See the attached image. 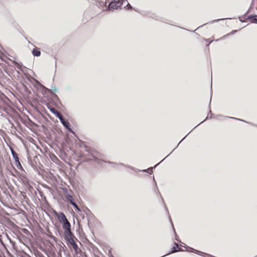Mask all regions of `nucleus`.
<instances>
[{"label":"nucleus","mask_w":257,"mask_h":257,"mask_svg":"<svg viewBox=\"0 0 257 257\" xmlns=\"http://www.w3.org/2000/svg\"><path fill=\"white\" fill-rule=\"evenodd\" d=\"M122 0H115L111 2L108 6V11H113L114 10L117 9V8H119L122 5Z\"/></svg>","instance_id":"obj_1"},{"label":"nucleus","mask_w":257,"mask_h":257,"mask_svg":"<svg viewBox=\"0 0 257 257\" xmlns=\"http://www.w3.org/2000/svg\"><path fill=\"white\" fill-rule=\"evenodd\" d=\"M54 214L58 218L59 221L61 223H63V222H64L65 221V220H67L65 215L63 213H62V212L58 213V212L55 211Z\"/></svg>","instance_id":"obj_2"},{"label":"nucleus","mask_w":257,"mask_h":257,"mask_svg":"<svg viewBox=\"0 0 257 257\" xmlns=\"http://www.w3.org/2000/svg\"><path fill=\"white\" fill-rule=\"evenodd\" d=\"M60 120L63 125L66 127L70 132H72V131L70 128V124L67 121H66L62 116L59 118Z\"/></svg>","instance_id":"obj_3"},{"label":"nucleus","mask_w":257,"mask_h":257,"mask_svg":"<svg viewBox=\"0 0 257 257\" xmlns=\"http://www.w3.org/2000/svg\"><path fill=\"white\" fill-rule=\"evenodd\" d=\"M62 224L64 230L70 229L71 225L68 220H65V221Z\"/></svg>","instance_id":"obj_4"},{"label":"nucleus","mask_w":257,"mask_h":257,"mask_svg":"<svg viewBox=\"0 0 257 257\" xmlns=\"http://www.w3.org/2000/svg\"><path fill=\"white\" fill-rule=\"evenodd\" d=\"M32 54L35 56H40L41 55V52L39 49L37 48H35L34 50L32 51Z\"/></svg>","instance_id":"obj_5"},{"label":"nucleus","mask_w":257,"mask_h":257,"mask_svg":"<svg viewBox=\"0 0 257 257\" xmlns=\"http://www.w3.org/2000/svg\"><path fill=\"white\" fill-rule=\"evenodd\" d=\"M50 110L51 112H52L54 115H55L56 116H57L59 118L62 116L61 115V114L55 108H50Z\"/></svg>","instance_id":"obj_6"},{"label":"nucleus","mask_w":257,"mask_h":257,"mask_svg":"<svg viewBox=\"0 0 257 257\" xmlns=\"http://www.w3.org/2000/svg\"><path fill=\"white\" fill-rule=\"evenodd\" d=\"M69 241H70V244L72 245V247L73 248V249L75 250V251H77L78 247L77 245L76 244V243L74 241V240L73 239L71 238L69 240Z\"/></svg>","instance_id":"obj_7"},{"label":"nucleus","mask_w":257,"mask_h":257,"mask_svg":"<svg viewBox=\"0 0 257 257\" xmlns=\"http://www.w3.org/2000/svg\"><path fill=\"white\" fill-rule=\"evenodd\" d=\"M65 230L64 233H65V236L68 238H71V235L72 234V232L71 231V229H66V230Z\"/></svg>","instance_id":"obj_8"},{"label":"nucleus","mask_w":257,"mask_h":257,"mask_svg":"<svg viewBox=\"0 0 257 257\" xmlns=\"http://www.w3.org/2000/svg\"><path fill=\"white\" fill-rule=\"evenodd\" d=\"M70 203L78 211H80V210L79 208V207L77 206V205L73 201L71 200L70 201Z\"/></svg>","instance_id":"obj_9"},{"label":"nucleus","mask_w":257,"mask_h":257,"mask_svg":"<svg viewBox=\"0 0 257 257\" xmlns=\"http://www.w3.org/2000/svg\"><path fill=\"white\" fill-rule=\"evenodd\" d=\"M251 18L253 22L257 23V16L256 15L251 17Z\"/></svg>","instance_id":"obj_10"},{"label":"nucleus","mask_w":257,"mask_h":257,"mask_svg":"<svg viewBox=\"0 0 257 257\" xmlns=\"http://www.w3.org/2000/svg\"><path fill=\"white\" fill-rule=\"evenodd\" d=\"M48 90L49 91H53V92H55L57 91V88H55V87H52L51 90L49 89Z\"/></svg>","instance_id":"obj_11"},{"label":"nucleus","mask_w":257,"mask_h":257,"mask_svg":"<svg viewBox=\"0 0 257 257\" xmlns=\"http://www.w3.org/2000/svg\"><path fill=\"white\" fill-rule=\"evenodd\" d=\"M178 250L176 249V247H173V248H172V252H176Z\"/></svg>","instance_id":"obj_12"},{"label":"nucleus","mask_w":257,"mask_h":257,"mask_svg":"<svg viewBox=\"0 0 257 257\" xmlns=\"http://www.w3.org/2000/svg\"><path fill=\"white\" fill-rule=\"evenodd\" d=\"M127 6L128 9L132 8V6L130 4H128Z\"/></svg>","instance_id":"obj_13"},{"label":"nucleus","mask_w":257,"mask_h":257,"mask_svg":"<svg viewBox=\"0 0 257 257\" xmlns=\"http://www.w3.org/2000/svg\"><path fill=\"white\" fill-rule=\"evenodd\" d=\"M12 153H13V155L14 156V157L15 158V153L13 151H12Z\"/></svg>","instance_id":"obj_14"},{"label":"nucleus","mask_w":257,"mask_h":257,"mask_svg":"<svg viewBox=\"0 0 257 257\" xmlns=\"http://www.w3.org/2000/svg\"><path fill=\"white\" fill-rule=\"evenodd\" d=\"M195 251H196V253L200 252V251H198V250H195Z\"/></svg>","instance_id":"obj_15"},{"label":"nucleus","mask_w":257,"mask_h":257,"mask_svg":"<svg viewBox=\"0 0 257 257\" xmlns=\"http://www.w3.org/2000/svg\"><path fill=\"white\" fill-rule=\"evenodd\" d=\"M175 245L177 247H178V244L175 243Z\"/></svg>","instance_id":"obj_16"},{"label":"nucleus","mask_w":257,"mask_h":257,"mask_svg":"<svg viewBox=\"0 0 257 257\" xmlns=\"http://www.w3.org/2000/svg\"><path fill=\"white\" fill-rule=\"evenodd\" d=\"M236 32V31H234L232 32V34Z\"/></svg>","instance_id":"obj_17"}]
</instances>
